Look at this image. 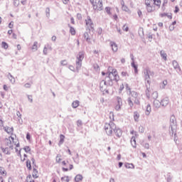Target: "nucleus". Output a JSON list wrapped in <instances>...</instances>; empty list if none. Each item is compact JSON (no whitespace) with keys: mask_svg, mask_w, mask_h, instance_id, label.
I'll use <instances>...</instances> for the list:
<instances>
[{"mask_svg":"<svg viewBox=\"0 0 182 182\" xmlns=\"http://www.w3.org/2000/svg\"><path fill=\"white\" fill-rule=\"evenodd\" d=\"M119 80H120V76H119L117 70L112 69L111 67H109L108 72H107V76L104 80L105 83L112 87V86H113L114 84V82L117 83Z\"/></svg>","mask_w":182,"mask_h":182,"instance_id":"nucleus-1","label":"nucleus"},{"mask_svg":"<svg viewBox=\"0 0 182 182\" xmlns=\"http://www.w3.org/2000/svg\"><path fill=\"white\" fill-rule=\"evenodd\" d=\"M114 129H116V124L112 122L109 124H106L105 126V130L107 136H112Z\"/></svg>","mask_w":182,"mask_h":182,"instance_id":"nucleus-2","label":"nucleus"},{"mask_svg":"<svg viewBox=\"0 0 182 182\" xmlns=\"http://www.w3.org/2000/svg\"><path fill=\"white\" fill-rule=\"evenodd\" d=\"M85 23L89 31H95V24L93 23V21H92L90 16H88L87 17V19L85 20Z\"/></svg>","mask_w":182,"mask_h":182,"instance_id":"nucleus-3","label":"nucleus"},{"mask_svg":"<svg viewBox=\"0 0 182 182\" xmlns=\"http://www.w3.org/2000/svg\"><path fill=\"white\" fill-rule=\"evenodd\" d=\"M129 95L132 96V100L135 105H140V101L139 100V94L136 91H130Z\"/></svg>","mask_w":182,"mask_h":182,"instance_id":"nucleus-4","label":"nucleus"},{"mask_svg":"<svg viewBox=\"0 0 182 182\" xmlns=\"http://www.w3.org/2000/svg\"><path fill=\"white\" fill-rule=\"evenodd\" d=\"M116 100H117V102H116L114 109L117 112H119V110L122 109V106H123V100L120 97H117Z\"/></svg>","mask_w":182,"mask_h":182,"instance_id":"nucleus-5","label":"nucleus"},{"mask_svg":"<svg viewBox=\"0 0 182 182\" xmlns=\"http://www.w3.org/2000/svg\"><path fill=\"white\" fill-rule=\"evenodd\" d=\"M109 85L105 83V80H102L100 83V89L101 92H105L106 93H109V90H107Z\"/></svg>","mask_w":182,"mask_h":182,"instance_id":"nucleus-6","label":"nucleus"},{"mask_svg":"<svg viewBox=\"0 0 182 182\" xmlns=\"http://www.w3.org/2000/svg\"><path fill=\"white\" fill-rule=\"evenodd\" d=\"M97 9H93L94 11H103V1L99 0L98 2L96 4Z\"/></svg>","mask_w":182,"mask_h":182,"instance_id":"nucleus-7","label":"nucleus"},{"mask_svg":"<svg viewBox=\"0 0 182 182\" xmlns=\"http://www.w3.org/2000/svg\"><path fill=\"white\" fill-rule=\"evenodd\" d=\"M169 103L170 100H168V97H165L161 100V106H162V107H167Z\"/></svg>","mask_w":182,"mask_h":182,"instance_id":"nucleus-8","label":"nucleus"},{"mask_svg":"<svg viewBox=\"0 0 182 182\" xmlns=\"http://www.w3.org/2000/svg\"><path fill=\"white\" fill-rule=\"evenodd\" d=\"M170 126L171 127H177V121H176V116L171 115L170 118Z\"/></svg>","mask_w":182,"mask_h":182,"instance_id":"nucleus-9","label":"nucleus"},{"mask_svg":"<svg viewBox=\"0 0 182 182\" xmlns=\"http://www.w3.org/2000/svg\"><path fill=\"white\" fill-rule=\"evenodd\" d=\"M146 90L145 91L146 96L147 99H150V97H151V93H153L151 92V88H150V86H149L147 84H146Z\"/></svg>","mask_w":182,"mask_h":182,"instance_id":"nucleus-10","label":"nucleus"},{"mask_svg":"<svg viewBox=\"0 0 182 182\" xmlns=\"http://www.w3.org/2000/svg\"><path fill=\"white\" fill-rule=\"evenodd\" d=\"M172 65L173 66V69H175L176 72L181 71V68H180V65H178V63L177 62V60H173Z\"/></svg>","mask_w":182,"mask_h":182,"instance_id":"nucleus-11","label":"nucleus"},{"mask_svg":"<svg viewBox=\"0 0 182 182\" xmlns=\"http://www.w3.org/2000/svg\"><path fill=\"white\" fill-rule=\"evenodd\" d=\"M151 74V71L149 68H146L144 71V75L145 76V80L147 79H150V75Z\"/></svg>","mask_w":182,"mask_h":182,"instance_id":"nucleus-12","label":"nucleus"},{"mask_svg":"<svg viewBox=\"0 0 182 182\" xmlns=\"http://www.w3.org/2000/svg\"><path fill=\"white\" fill-rule=\"evenodd\" d=\"M114 132L115 133L117 137H122V134H123V132H122V129H120L119 128H117L116 125H115V129H114Z\"/></svg>","mask_w":182,"mask_h":182,"instance_id":"nucleus-13","label":"nucleus"},{"mask_svg":"<svg viewBox=\"0 0 182 182\" xmlns=\"http://www.w3.org/2000/svg\"><path fill=\"white\" fill-rule=\"evenodd\" d=\"M176 129H177V127L174 126L171 127V126H169V134L170 136H176L177 134H176Z\"/></svg>","mask_w":182,"mask_h":182,"instance_id":"nucleus-14","label":"nucleus"},{"mask_svg":"<svg viewBox=\"0 0 182 182\" xmlns=\"http://www.w3.org/2000/svg\"><path fill=\"white\" fill-rule=\"evenodd\" d=\"M109 45L112 48V50H113L114 52H116L118 50L117 44L116 43L111 41L109 43Z\"/></svg>","mask_w":182,"mask_h":182,"instance_id":"nucleus-15","label":"nucleus"},{"mask_svg":"<svg viewBox=\"0 0 182 182\" xmlns=\"http://www.w3.org/2000/svg\"><path fill=\"white\" fill-rule=\"evenodd\" d=\"M161 106V102L158 100H154V107H156V109H160V107Z\"/></svg>","mask_w":182,"mask_h":182,"instance_id":"nucleus-16","label":"nucleus"},{"mask_svg":"<svg viewBox=\"0 0 182 182\" xmlns=\"http://www.w3.org/2000/svg\"><path fill=\"white\" fill-rule=\"evenodd\" d=\"M84 58H85V53L79 52L78 55L77 56V60L82 62Z\"/></svg>","mask_w":182,"mask_h":182,"instance_id":"nucleus-17","label":"nucleus"},{"mask_svg":"<svg viewBox=\"0 0 182 182\" xmlns=\"http://www.w3.org/2000/svg\"><path fill=\"white\" fill-rule=\"evenodd\" d=\"M151 112V106L150 105V104H148L146 105V111H145V114L146 116H149Z\"/></svg>","mask_w":182,"mask_h":182,"instance_id":"nucleus-18","label":"nucleus"},{"mask_svg":"<svg viewBox=\"0 0 182 182\" xmlns=\"http://www.w3.org/2000/svg\"><path fill=\"white\" fill-rule=\"evenodd\" d=\"M68 28H70V33L73 36H75V35H76V30H75V28H73V26H70V24H68Z\"/></svg>","mask_w":182,"mask_h":182,"instance_id":"nucleus-19","label":"nucleus"},{"mask_svg":"<svg viewBox=\"0 0 182 182\" xmlns=\"http://www.w3.org/2000/svg\"><path fill=\"white\" fill-rule=\"evenodd\" d=\"M127 103L131 109L133 108V106H134V104L133 103V99L132 97H128L127 99Z\"/></svg>","mask_w":182,"mask_h":182,"instance_id":"nucleus-20","label":"nucleus"},{"mask_svg":"<svg viewBox=\"0 0 182 182\" xmlns=\"http://www.w3.org/2000/svg\"><path fill=\"white\" fill-rule=\"evenodd\" d=\"M80 105V102H79V100H75V101L73 102L72 107L73 109H76V108L79 107Z\"/></svg>","mask_w":182,"mask_h":182,"instance_id":"nucleus-21","label":"nucleus"},{"mask_svg":"<svg viewBox=\"0 0 182 182\" xmlns=\"http://www.w3.org/2000/svg\"><path fill=\"white\" fill-rule=\"evenodd\" d=\"M65 142V135L63 134H60V141L58 142V146H62V144H63V143Z\"/></svg>","mask_w":182,"mask_h":182,"instance_id":"nucleus-22","label":"nucleus"},{"mask_svg":"<svg viewBox=\"0 0 182 182\" xmlns=\"http://www.w3.org/2000/svg\"><path fill=\"white\" fill-rule=\"evenodd\" d=\"M3 153H4V154H7L8 156H9L11 154V152L9 151V148L8 147H6V148H4V147H1Z\"/></svg>","mask_w":182,"mask_h":182,"instance_id":"nucleus-23","label":"nucleus"},{"mask_svg":"<svg viewBox=\"0 0 182 182\" xmlns=\"http://www.w3.org/2000/svg\"><path fill=\"white\" fill-rule=\"evenodd\" d=\"M131 144H132V147H134V149H136V147L137 146V145L136 144V137H134V136L132 137Z\"/></svg>","mask_w":182,"mask_h":182,"instance_id":"nucleus-24","label":"nucleus"},{"mask_svg":"<svg viewBox=\"0 0 182 182\" xmlns=\"http://www.w3.org/2000/svg\"><path fill=\"white\" fill-rule=\"evenodd\" d=\"M8 79L10 80L11 83L14 85L15 83V77H14L10 73L7 75Z\"/></svg>","mask_w":182,"mask_h":182,"instance_id":"nucleus-25","label":"nucleus"},{"mask_svg":"<svg viewBox=\"0 0 182 182\" xmlns=\"http://www.w3.org/2000/svg\"><path fill=\"white\" fill-rule=\"evenodd\" d=\"M151 97L154 99V100H157V97H159V93L157 91H154L151 93Z\"/></svg>","mask_w":182,"mask_h":182,"instance_id":"nucleus-26","label":"nucleus"},{"mask_svg":"<svg viewBox=\"0 0 182 182\" xmlns=\"http://www.w3.org/2000/svg\"><path fill=\"white\" fill-rule=\"evenodd\" d=\"M32 176L34 178H38L39 176H38V169H36V168H33V174Z\"/></svg>","mask_w":182,"mask_h":182,"instance_id":"nucleus-27","label":"nucleus"},{"mask_svg":"<svg viewBox=\"0 0 182 182\" xmlns=\"http://www.w3.org/2000/svg\"><path fill=\"white\" fill-rule=\"evenodd\" d=\"M80 68H82V61L76 60V69L77 72L80 70Z\"/></svg>","mask_w":182,"mask_h":182,"instance_id":"nucleus-28","label":"nucleus"},{"mask_svg":"<svg viewBox=\"0 0 182 182\" xmlns=\"http://www.w3.org/2000/svg\"><path fill=\"white\" fill-rule=\"evenodd\" d=\"M4 129L8 134L12 133L14 132V127H5Z\"/></svg>","mask_w":182,"mask_h":182,"instance_id":"nucleus-29","label":"nucleus"},{"mask_svg":"<svg viewBox=\"0 0 182 182\" xmlns=\"http://www.w3.org/2000/svg\"><path fill=\"white\" fill-rule=\"evenodd\" d=\"M83 36L86 42H87L88 43H90V38H89V33L87 32H85Z\"/></svg>","mask_w":182,"mask_h":182,"instance_id":"nucleus-30","label":"nucleus"},{"mask_svg":"<svg viewBox=\"0 0 182 182\" xmlns=\"http://www.w3.org/2000/svg\"><path fill=\"white\" fill-rule=\"evenodd\" d=\"M82 180H83V176L80 174L77 175L75 178L76 182L82 181Z\"/></svg>","mask_w":182,"mask_h":182,"instance_id":"nucleus-31","label":"nucleus"},{"mask_svg":"<svg viewBox=\"0 0 182 182\" xmlns=\"http://www.w3.org/2000/svg\"><path fill=\"white\" fill-rule=\"evenodd\" d=\"M140 117V114L139 112H134V119L135 122H139V118Z\"/></svg>","mask_w":182,"mask_h":182,"instance_id":"nucleus-32","label":"nucleus"},{"mask_svg":"<svg viewBox=\"0 0 182 182\" xmlns=\"http://www.w3.org/2000/svg\"><path fill=\"white\" fill-rule=\"evenodd\" d=\"M124 167L126 168H134V165L133 164L125 163Z\"/></svg>","mask_w":182,"mask_h":182,"instance_id":"nucleus-33","label":"nucleus"},{"mask_svg":"<svg viewBox=\"0 0 182 182\" xmlns=\"http://www.w3.org/2000/svg\"><path fill=\"white\" fill-rule=\"evenodd\" d=\"M62 170H63V171H64V172L69 171V170H73V165L70 164L69 168L63 167V168H62Z\"/></svg>","mask_w":182,"mask_h":182,"instance_id":"nucleus-34","label":"nucleus"},{"mask_svg":"<svg viewBox=\"0 0 182 182\" xmlns=\"http://www.w3.org/2000/svg\"><path fill=\"white\" fill-rule=\"evenodd\" d=\"M160 55H161V58H163L164 60H167V54L166 53H164V51L161 50L160 52Z\"/></svg>","mask_w":182,"mask_h":182,"instance_id":"nucleus-35","label":"nucleus"},{"mask_svg":"<svg viewBox=\"0 0 182 182\" xmlns=\"http://www.w3.org/2000/svg\"><path fill=\"white\" fill-rule=\"evenodd\" d=\"M26 167L28 170L29 171L32 170V165H31V161L29 159L26 161Z\"/></svg>","mask_w":182,"mask_h":182,"instance_id":"nucleus-36","label":"nucleus"},{"mask_svg":"<svg viewBox=\"0 0 182 182\" xmlns=\"http://www.w3.org/2000/svg\"><path fill=\"white\" fill-rule=\"evenodd\" d=\"M153 3V0H145L146 8L148 6H151V4Z\"/></svg>","mask_w":182,"mask_h":182,"instance_id":"nucleus-37","label":"nucleus"},{"mask_svg":"<svg viewBox=\"0 0 182 182\" xmlns=\"http://www.w3.org/2000/svg\"><path fill=\"white\" fill-rule=\"evenodd\" d=\"M166 86H167V80L163 81V82L160 85V87L161 89H166Z\"/></svg>","mask_w":182,"mask_h":182,"instance_id":"nucleus-38","label":"nucleus"},{"mask_svg":"<svg viewBox=\"0 0 182 182\" xmlns=\"http://www.w3.org/2000/svg\"><path fill=\"white\" fill-rule=\"evenodd\" d=\"M146 9L149 14L154 11V9H153V6H149L148 7H146Z\"/></svg>","mask_w":182,"mask_h":182,"instance_id":"nucleus-39","label":"nucleus"},{"mask_svg":"<svg viewBox=\"0 0 182 182\" xmlns=\"http://www.w3.org/2000/svg\"><path fill=\"white\" fill-rule=\"evenodd\" d=\"M46 15L47 18H49V16H50V9H49V7H47L46 9Z\"/></svg>","mask_w":182,"mask_h":182,"instance_id":"nucleus-40","label":"nucleus"},{"mask_svg":"<svg viewBox=\"0 0 182 182\" xmlns=\"http://www.w3.org/2000/svg\"><path fill=\"white\" fill-rule=\"evenodd\" d=\"M110 11H112V8L109 6L105 7V11L107 12V15H112V12Z\"/></svg>","mask_w":182,"mask_h":182,"instance_id":"nucleus-41","label":"nucleus"},{"mask_svg":"<svg viewBox=\"0 0 182 182\" xmlns=\"http://www.w3.org/2000/svg\"><path fill=\"white\" fill-rule=\"evenodd\" d=\"M33 50H38V42L35 41L33 43V47H32Z\"/></svg>","mask_w":182,"mask_h":182,"instance_id":"nucleus-42","label":"nucleus"},{"mask_svg":"<svg viewBox=\"0 0 182 182\" xmlns=\"http://www.w3.org/2000/svg\"><path fill=\"white\" fill-rule=\"evenodd\" d=\"M90 2L92 5V8L93 9H97V6H96V4H97V2L95 1V0H90Z\"/></svg>","mask_w":182,"mask_h":182,"instance_id":"nucleus-43","label":"nucleus"},{"mask_svg":"<svg viewBox=\"0 0 182 182\" xmlns=\"http://www.w3.org/2000/svg\"><path fill=\"white\" fill-rule=\"evenodd\" d=\"M32 85H33V82H31V83L27 82L24 85V87L26 89H31V86H32Z\"/></svg>","mask_w":182,"mask_h":182,"instance_id":"nucleus-44","label":"nucleus"},{"mask_svg":"<svg viewBox=\"0 0 182 182\" xmlns=\"http://www.w3.org/2000/svg\"><path fill=\"white\" fill-rule=\"evenodd\" d=\"M1 46H2V48H4V49H8V48H9L8 44L5 41H3L1 43Z\"/></svg>","mask_w":182,"mask_h":182,"instance_id":"nucleus-45","label":"nucleus"},{"mask_svg":"<svg viewBox=\"0 0 182 182\" xmlns=\"http://www.w3.org/2000/svg\"><path fill=\"white\" fill-rule=\"evenodd\" d=\"M154 5H156V6H160L161 1L160 0H153Z\"/></svg>","mask_w":182,"mask_h":182,"instance_id":"nucleus-46","label":"nucleus"},{"mask_svg":"<svg viewBox=\"0 0 182 182\" xmlns=\"http://www.w3.org/2000/svg\"><path fill=\"white\" fill-rule=\"evenodd\" d=\"M60 157H62V156H60V154L57 155L56 163H60V161H62V159H60Z\"/></svg>","mask_w":182,"mask_h":182,"instance_id":"nucleus-47","label":"nucleus"},{"mask_svg":"<svg viewBox=\"0 0 182 182\" xmlns=\"http://www.w3.org/2000/svg\"><path fill=\"white\" fill-rule=\"evenodd\" d=\"M142 146L144 147V149H146V150L150 149V144H149V143H144L142 144Z\"/></svg>","mask_w":182,"mask_h":182,"instance_id":"nucleus-48","label":"nucleus"},{"mask_svg":"<svg viewBox=\"0 0 182 182\" xmlns=\"http://www.w3.org/2000/svg\"><path fill=\"white\" fill-rule=\"evenodd\" d=\"M23 150L26 151V153H29V151H31V147L26 146L23 148Z\"/></svg>","mask_w":182,"mask_h":182,"instance_id":"nucleus-49","label":"nucleus"},{"mask_svg":"<svg viewBox=\"0 0 182 182\" xmlns=\"http://www.w3.org/2000/svg\"><path fill=\"white\" fill-rule=\"evenodd\" d=\"M75 163L79 164V154H76V158L74 159Z\"/></svg>","mask_w":182,"mask_h":182,"instance_id":"nucleus-50","label":"nucleus"},{"mask_svg":"<svg viewBox=\"0 0 182 182\" xmlns=\"http://www.w3.org/2000/svg\"><path fill=\"white\" fill-rule=\"evenodd\" d=\"M168 4V0H164L163 6H162V9L164 11L166 8L164 7V5H167Z\"/></svg>","mask_w":182,"mask_h":182,"instance_id":"nucleus-51","label":"nucleus"},{"mask_svg":"<svg viewBox=\"0 0 182 182\" xmlns=\"http://www.w3.org/2000/svg\"><path fill=\"white\" fill-rule=\"evenodd\" d=\"M6 171H5V168L0 166V173L1 174H5Z\"/></svg>","mask_w":182,"mask_h":182,"instance_id":"nucleus-52","label":"nucleus"},{"mask_svg":"<svg viewBox=\"0 0 182 182\" xmlns=\"http://www.w3.org/2000/svg\"><path fill=\"white\" fill-rule=\"evenodd\" d=\"M122 11H124L125 12H129V7H127V6H122Z\"/></svg>","mask_w":182,"mask_h":182,"instance_id":"nucleus-53","label":"nucleus"},{"mask_svg":"<svg viewBox=\"0 0 182 182\" xmlns=\"http://www.w3.org/2000/svg\"><path fill=\"white\" fill-rule=\"evenodd\" d=\"M14 6H19V0H14Z\"/></svg>","mask_w":182,"mask_h":182,"instance_id":"nucleus-54","label":"nucleus"},{"mask_svg":"<svg viewBox=\"0 0 182 182\" xmlns=\"http://www.w3.org/2000/svg\"><path fill=\"white\" fill-rule=\"evenodd\" d=\"M131 66H132V68H134V69H137V68H138V66H137V65H136V64L134 63V61H132V62Z\"/></svg>","mask_w":182,"mask_h":182,"instance_id":"nucleus-55","label":"nucleus"},{"mask_svg":"<svg viewBox=\"0 0 182 182\" xmlns=\"http://www.w3.org/2000/svg\"><path fill=\"white\" fill-rule=\"evenodd\" d=\"M16 114L18 117V120H21V119H22V114H21V112L19 111H17Z\"/></svg>","mask_w":182,"mask_h":182,"instance_id":"nucleus-56","label":"nucleus"},{"mask_svg":"<svg viewBox=\"0 0 182 182\" xmlns=\"http://www.w3.org/2000/svg\"><path fill=\"white\" fill-rule=\"evenodd\" d=\"M43 53L44 55H48V47L46 46L44 47Z\"/></svg>","mask_w":182,"mask_h":182,"instance_id":"nucleus-57","label":"nucleus"},{"mask_svg":"<svg viewBox=\"0 0 182 182\" xmlns=\"http://www.w3.org/2000/svg\"><path fill=\"white\" fill-rule=\"evenodd\" d=\"M77 19H78V21H82V14L80 13L77 14Z\"/></svg>","mask_w":182,"mask_h":182,"instance_id":"nucleus-58","label":"nucleus"},{"mask_svg":"<svg viewBox=\"0 0 182 182\" xmlns=\"http://www.w3.org/2000/svg\"><path fill=\"white\" fill-rule=\"evenodd\" d=\"M82 120L78 119V120L77 121V126L78 127H80V126H82Z\"/></svg>","mask_w":182,"mask_h":182,"instance_id":"nucleus-59","label":"nucleus"},{"mask_svg":"<svg viewBox=\"0 0 182 182\" xmlns=\"http://www.w3.org/2000/svg\"><path fill=\"white\" fill-rule=\"evenodd\" d=\"M27 97L31 103H33V99L32 98V95H27Z\"/></svg>","mask_w":182,"mask_h":182,"instance_id":"nucleus-60","label":"nucleus"},{"mask_svg":"<svg viewBox=\"0 0 182 182\" xmlns=\"http://www.w3.org/2000/svg\"><path fill=\"white\" fill-rule=\"evenodd\" d=\"M61 65L63 66H66L68 65V61H66V60H62L61 61Z\"/></svg>","mask_w":182,"mask_h":182,"instance_id":"nucleus-61","label":"nucleus"},{"mask_svg":"<svg viewBox=\"0 0 182 182\" xmlns=\"http://www.w3.org/2000/svg\"><path fill=\"white\" fill-rule=\"evenodd\" d=\"M139 130L140 133H144V127H143L142 126L139 127Z\"/></svg>","mask_w":182,"mask_h":182,"instance_id":"nucleus-62","label":"nucleus"},{"mask_svg":"<svg viewBox=\"0 0 182 182\" xmlns=\"http://www.w3.org/2000/svg\"><path fill=\"white\" fill-rule=\"evenodd\" d=\"M137 14L139 18H143V13L141 12V11L139 10Z\"/></svg>","mask_w":182,"mask_h":182,"instance_id":"nucleus-63","label":"nucleus"},{"mask_svg":"<svg viewBox=\"0 0 182 182\" xmlns=\"http://www.w3.org/2000/svg\"><path fill=\"white\" fill-rule=\"evenodd\" d=\"M123 31H125V32H129V27H126V25H124L122 27Z\"/></svg>","mask_w":182,"mask_h":182,"instance_id":"nucleus-64","label":"nucleus"}]
</instances>
